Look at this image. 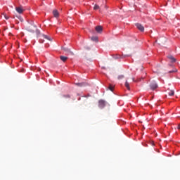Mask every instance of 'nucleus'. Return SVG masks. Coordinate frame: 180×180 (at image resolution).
<instances>
[{
	"label": "nucleus",
	"instance_id": "1",
	"mask_svg": "<svg viewBox=\"0 0 180 180\" xmlns=\"http://www.w3.org/2000/svg\"><path fill=\"white\" fill-rule=\"evenodd\" d=\"M149 86L152 91H155L157 88H158V84L155 81H152L150 82Z\"/></svg>",
	"mask_w": 180,
	"mask_h": 180
},
{
	"label": "nucleus",
	"instance_id": "2",
	"mask_svg": "<svg viewBox=\"0 0 180 180\" xmlns=\"http://www.w3.org/2000/svg\"><path fill=\"white\" fill-rule=\"evenodd\" d=\"M105 101L103 100H100L98 101V107L101 108V109H103V108H105Z\"/></svg>",
	"mask_w": 180,
	"mask_h": 180
},
{
	"label": "nucleus",
	"instance_id": "3",
	"mask_svg": "<svg viewBox=\"0 0 180 180\" xmlns=\"http://www.w3.org/2000/svg\"><path fill=\"white\" fill-rule=\"evenodd\" d=\"M136 26L137 29H139V30H140V32H144V26H143L141 24L136 23Z\"/></svg>",
	"mask_w": 180,
	"mask_h": 180
},
{
	"label": "nucleus",
	"instance_id": "4",
	"mask_svg": "<svg viewBox=\"0 0 180 180\" xmlns=\"http://www.w3.org/2000/svg\"><path fill=\"white\" fill-rule=\"evenodd\" d=\"M53 15L55 18H58V16H60V13H58V11H57V10L53 11Z\"/></svg>",
	"mask_w": 180,
	"mask_h": 180
},
{
	"label": "nucleus",
	"instance_id": "5",
	"mask_svg": "<svg viewBox=\"0 0 180 180\" xmlns=\"http://www.w3.org/2000/svg\"><path fill=\"white\" fill-rule=\"evenodd\" d=\"M15 10L18 13H23V8L22 7H16Z\"/></svg>",
	"mask_w": 180,
	"mask_h": 180
},
{
	"label": "nucleus",
	"instance_id": "6",
	"mask_svg": "<svg viewBox=\"0 0 180 180\" xmlns=\"http://www.w3.org/2000/svg\"><path fill=\"white\" fill-rule=\"evenodd\" d=\"M96 30L98 32V33H101L102 32V26L98 25L96 27Z\"/></svg>",
	"mask_w": 180,
	"mask_h": 180
},
{
	"label": "nucleus",
	"instance_id": "7",
	"mask_svg": "<svg viewBox=\"0 0 180 180\" xmlns=\"http://www.w3.org/2000/svg\"><path fill=\"white\" fill-rule=\"evenodd\" d=\"M41 37L42 39H46V40H49L50 41H51V38H50L49 36L47 35H44V34H42L41 35Z\"/></svg>",
	"mask_w": 180,
	"mask_h": 180
},
{
	"label": "nucleus",
	"instance_id": "8",
	"mask_svg": "<svg viewBox=\"0 0 180 180\" xmlns=\"http://www.w3.org/2000/svg\"><path fill=\"white\" fill-rule=\"evenodd\" d=\"M60 58L64 63H65V61H67V60H68V57H67V56H60Z\"/></svg>",
	"mask_w": 180,
	"mask_h": 180
},
{
	"label": "nucleus",
	"instance_id": "9",
	"mask_svg": "<svg viewBox=\"0 0 180 180\" xmlns=\"http://www.w3.org/2000/svg\"><path fill=\"white\" fill-rule=\"evenodd\" d=\"M168 58H169V60H171L172 63H175V61H176V59H175V58H174V56H169Z\"/></svg>",
	"mask_w": 180,
	"mask_h": 180
},
{
	"label": "nucleus",
	"instance_id": "10",
	"mask_svg": "<svg viewBox=\"0 0 180 180\" xmlns=\"http://www.w3.org/2000/svg\"><path fill=\"white\" fill-rule=\"evenodd\" d=\"M125 86L128 91H130V84H129V82L126 81L125 82Z\"/></svg>",
	"mask_w": 180,
	"mask_h": 180
},
{
	"label": "nucleus",
	"instance_id": "11",
	"mask_svg": "<svg viewBox=\"0 0 180 180\" xmlns=\"http://www.w3.org/2000/svg\"><path fill=\"white\" fill-rule=\"evenodd\" d=\"M75 85H77V86H85L86 84L84 82L75 83Z\"/></svg>",
	"mask_w": 180,
	"mask_h": 180
},
{
	"label": "nucleus",
	"instance_id": "12",
	"mask_svg": "<svg viewBox=\"0 0 180 180\" xmlns=\"http://www.w3.org/2000/svg\"><path fill=\"white\" fill-rule=\"evenodd\" d=\"M175 92L173 91V90H171L169 93H168V95L169 96H174Z\"/></svg>",
	"mask_w": 180,
	"mask_h": 180
},
{
	"label": "nucleus",
	"instance_id": "13",
	"mask_svg": "<svg viewBox=\"0 0 180 180\" xmlns=\"http://www.w3.org/2000/svg\"><path fill=\"white\" fill-rule=\"evenodd\" d=\"M91 40L92 41H98V37H92Z\"/></svg>",
	"mask_w": 180,
	"mask_h": 180
},
{
	"label": "nucleus",
	"instance_id": "14",
	"mask_svg": "<svg viewBox=\"0 0 180 180\" xmlns=\"http://www.w3.org/2000/svg\"><path fill=\"white\" fill-rule=\"evenodd\" d=\"M108 89H110V91L113 92V86L112 84H110L109 86H108Z\"/></svg>",
	"mask_w": 180,
	"mask_h": 180
},
{
	"label": "nucleus",
	"instance_id": "15",
	"mask_svg": "<svg viewBox=\"0 0 180 180\" xmlns=\"http://www.w3.org/2000/svg\"><path fill=\"white\" fill-rule=\"evenodd\" d=\"M94 11H96V10H98V9H99V6H98V5H95L94 6Z\"/></svg>",
	"mask_w": 180,
	"mask_h": 180
},
{
	"label": "nucleus",
	"instance_id": "16",
	"mask_svg": "<svg viewBox=\"0 0 180 180\" xmlns=\"http://www.w3.org/2000/svg\"><path fill=\"white\" fill-rule=\"evenodd\" d=\"M123 78H124V75H123L118 76V79H123Z\"/></svg>",
	"mask_w": 180,
	"mask_h": 180
},
{
	"label": "nucleus",
	"instance_id": "17",
	"mask_svg": "<svg viewBox=\"0 0 180 180\" xmlns=\"http://www.w3.org/2000/svg\"><path fill=\"white\" fill-rule=\"evenodd\" d=\"M4 18H5V19H6V20H8L9 19V17L6 16V15H4Z\"/></svg>",
	"mask_w": 180,
	"mask_h": 180
},
{
	"label": "nucleus",
	"instance_id": "18",
	"mask_svg": "<svg viewBox=\"0 0 180 180\" xmlns=\"http://www.w3.org/2000/svg\"><path fill=\"white\" fill-rule=\"evenodd\" d=\"M44 41L42 39H39V43H44Z\"/></svg>",
	"mask_w": 180,
	"mask_h": 180
},
{
	"label": "nucleus",
	"instance_id": "19",
	"mask_svg": "<svg viewBox=\"0 0 180 180\" xmlns=\"http://www.w3.org/2000/svg\"><path fill=\"white\" fill-rule=\"evenodd\" d=\"M169 72H176V70H172Z\"/></svg>",
	"mask_w": 180,
	"mask_h": 180
},
{
	"label": "nucleus",
	"instance_id": "20",
	"mask_svg": "<svg viewBox=\"0 0 180 180\" xmlns=\"http://www.w3.org/2000/svg\"><path fill=\"white\" fill-rule=\"evenodd\" d=\"M87 50H91V48H89V47H87V48H86Z\"/></svg>",
	"mask_w": 180,
	"mask_h": 180
},
{
	"label": "nucleus",
	"instance_id": "21",
	"mask_svg": "<svg viewBox=\"0 0 180 180\" xmlns=\"http://www.w3.org/2000/svg\"><path fill=\"white\" fill-rule=\"evenodd\" d=\"M178 129H179V130H180V124H179Z\"/></svg>",
	"mask_w": 180,
	"mask_h": 180
},
{
	"label": "nucleus",
	"instance_id": "22",
	"mask_svg": "<svg viewBox=\"0 0 180 180\" xmlns=\"http://www.w3.org/2000/svg\"><path fill=\"white\" fill-rule=\"evenodd\" d=\"M30 32H32L33 33V32H34V30H31Z\"/></svg>",
	"mask_w": 180,
	"mask_h": 180
},
{
	"label": "nucleus",
	"instance_id": "23",
	"mask_svg": "<svg viewBox=\"0 0 180 180\" xmlns=\"http://www.w3.org/2000/svg\"><path fill=\"white\" fill-rule=\"evenodd\" d=\"M132 81L134 82V81H135V80H134V78L132 79Z\"/></svg>",
	"mask_w": 180,
	"mask_h": 180
}]
</instances>
